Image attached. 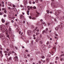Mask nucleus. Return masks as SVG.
Listing matches in <instances>:
<instances>
[{"label": "nucleus", "mask_w": 64, "mask_h": 64, "mask_svg": "<svg viewBox=\"0 0 64 64\" xmlns=\"http://www.w3.org/2000/svg\"><path fill=\"white\" fill-rule=\"evenodd\" d=\"M51 6L52 7V8H53V9H54V8H56V6H55L53 5L52 6V4H51Z\"/></svg>", "instance_id": "obj_15"}, {"label": "nucleus", "mask_w": 64, "mask_h": 64, "mask_svg": "<svg viewBox=\"0 0 64 64\" xmlns=\"http://www.w3.org/2000/svg\"><path fill=\"white\" fill-rule=\"evenodd\" d=\"M54 39H56L57 40H58V37H56V36H54Z\"/></svg>", "instance_id": "obj_41"}, {"label": "nucleus", "mask_w": 64, "mask_h": 64, "mask_svg": "<svg viewBox=\"0 0 64 64\" xmlns=\"http://www.w3.org/2000/svg\"><path fill=\"white\" fill-rule=\"evenodd\" d=\"M31 27L32 29H33L34 28V26L33 25H32L31 26Z\"/></svg>", "instance_id": "obj_28"}, {"label": "nucleus", "mask_w": 64, "mask_h": 64, "mask_svg": "<svg viewBox=\"0 0 64 64\" xmlns=\"http://www.w3.org/2000/svg\"><path fill=\"white\" fill-rule=\"evenodd\" d=\"M8 9H9V10H11V8L10 7H8Z\"/></svg>", "instance_id": "obj_34"}, {"label": "nucleus", "mask_w": 64, "mask_h": 64, "mask_svg": "<svg viewBox=\"0 0 64 64\" xmlns=\"http://www.w3.org/2000/svg\"><path fill=\"white\" fill-rule=\"evenodd\" d=\"M0 54H1L2 55H3V54H2V52L1 51H0Z\"/></svg>", "instance_id": "obj_31"}, {"label": "nucleus", "mask_w": 64, "mask_h": 64, "mask_svg": "<svg viewBox=\"0 0 64 64\" xmlns=\"http://www.w3.org/2000/svg\"><path fill=\"white\" fill-rule=\"evenodd\" d=\"M39 34V32H37L36 33V35H38V34Z\"/></svg>", "instance_id": "obj_49"}, {"label": "nucleus", "mask_w": 64, "mask_h": 64, "mask_svg": "<svg viewBox=\"0 0 64 64\" xmlns=\"http://www.w3.org/2000/svg\"><path fill=\"white\" fill-rule=\"evenodd\" d=\"M11 22L12 23H13L14 22V21L13 20H11Z\"/></svg>", "instance_id": "obj_54"}, {"label": "nucleus", "mask_w": 64, "mask_h": 64, "mask_svg": "<svg viewBox=\"0 0 64 64\" xmlns=\"http://www.w3.org/2000/svg\"><path fill=\"white\" fill-rule=\"evenodd\" d=\"M2 10L3 11H4V10H5V9H4V8H2Z\"/></svg>", "instance_id": "obj_62"}, {"label": "nucleus", "mask_w": 64, "mask_h": 64, "mask_svg": "<svg viewBox=\"0 0 64 64\" xmlns=\"http://www.w3.org/2000/svg\"><path fill=\"white\" fill-rule=\"evenodd\" d=\"M0 27L1 28V29H3L5 28V25L4 24L0 26Z\"/></svg>", "instance_id": "obj_9"}, {"label": "nucleus", "mask_w": 64, "mask_h": 64, "mask_svg": "<svg viewBox=\"0 0 64 64\" xmlns=\"http://www.w3.org/2000/svg\"><path fill=\"white\" fill-rule=\"evenodd\" d=\"M2 4H4V2L3 1L2 2Z\"/></svg>", "instance_id": "obj_52"}, {"label": "nucleus", "mask_w": 64, "mask_h": 64, "mask_svg": "<svg viewBox=\"0 0 64 64\" xmlns=\"http://www.w3.org/2000/svg\"><path fill=\"white\" fill-rule=\"evenodd\" d=\"M27 34L29 36L30 34H31V30H28L27 31Z\"/></svg>", "instance_id": "obj_5"}, {"label": "nucleus", "mask_w": 64, "mask_h": 64, "mask_svg": "<svg viewBox=\"0 0 64 64\" xmlns=\"http://www.w3.org/2000/svg\"><path fill=\"white\" fill-rule=\"evenodd\" d=\"M36 13L37 14H36V17H38V16H39V15L40 14H39L38 12H36Z\"/></svg>", "instance_id": "obj_8"}, {"label": "nucleus", "mask_w": 64, "mask_h": 64, "mask_svg": "<svg viewBox=\"0 0 64 64\" xmlns=\"http://www.w3.org/2000/svg\"><path fill=\"white\" fill-rule=\"evenodd\" d=\"M7 11H6V10L5 9V10L4 11V13H7Z\"/></svg>", "instance_id": "obj_33"}, {"label": "nucleus", "mask_w": 64, "mask_h": 64, "mask_svg": "<svg viewBox=\"0 0 64 64\" xmlns=\"http://www.w3.org/2000/svg\"><path fill=\"white\" fill-rule=\"evenodd\" d=\"M32 20H36V18H35L33 17V18H32Z\"/></svg>", "instance_id": "obj_32"}, {"label": "nucleus", "mask_w": 64, "mask_h": 64, "mask_svg": "<svg viewBox=\"0 0 64 64\" xmlns=\"http://www.w3.org/2000/svg\"><path fill=\"white\" fill-rule=\"evenodd\" d=\"M45 32V30H43L42 32V34H44V33Z\"/></svg>", "instance_id": "obj_25"}, {"label": "nucleus", "mask_w": 64, "mask_h": 64, "mask_svg": "<svg viewBox=\"0 0 64 64\" xmlns=\"http://www.w3.org/2000/svg\"><path fill=\"white\" fill-rule=\"evenodd\" d=\"M38 63L40 64H41V62L40 61H38Z\"/></svg>", "instance_id": "obj_45"}, {"label": "nucleus", "mask_w": 64, "mask_h": 64, "mask_svg": "<svg viewBox=\"0 0 64 64\" xmlns=\"http://www.w3.org/2000/svg\"><path fill=\"white\" fill-rule=\"evenodd\" d=\"M51 47V46H48V48H50Z\"/></svg>", "instance_id": "obj_64"}, {"label": "nucleus", "mask_w": 64, "mask_h": 64, "mask_svg": "<svg viewBox=\"0 0 64 64\" xmlns=\"http://www.w3.org/2000/svg\"><path fill=\"white\" fill-rule=\"evenodd\" d=\"M13 7L15 8V5H14V4H13Z\"/></svg>", "instance_id": "obj_61"}, {"label": "nucleus", "mask_w": 64, "mask_h": 64, "mask_svg": "<svg viewBox=\"0 0 64 64\" xmlns=\"http://www.w3.org/2000/svg\"><path fill=\"white\" fill-rule=\"evenodd\" d=\"M24 16L22 14H21L20 16V19L21 20H22L23 19H24Z\"/></svg>", "instance_id": "obj_7"}, {"label": "nucleus", "mask_w": 64, "mask_h": 64, "mask_svg": "<svg viewBox=\"0 0 64 64\" xmlns=\"http://www.w3.org/2000/svg\"><path fill=\"white\" fill-rule=\"evenodd\" d=\"M46 11L48 14H49V10H47Z\"/></svg>", "instance_id": "obj_29"}, {"label": "nucleus", "mask_w": 64, "mask_h": 64, "mask_svg": "<svg viewBox=\"0 0 64 64\" xmlns=\"http://www.w3.org/2000/svg\"><path fill=\"white\" fill-rule=\"evenodd\" d=\"M14 60L16 61V60H18V57L17 56H16L14 58Z\"/></svg>", "instance_id": "obj_13"}, {"label": "nucleus", "mask_w": 64, "mask_h": 64, "mask_svg": "<svg viewBox=\"0 0 64 64\" xmlns=\"http://www.w3.org/2000/svg\"><path fill=\"white\" fill-rule=\"evenodd\" d=\"M1 37H4V34L3 33H1L0 34V38H2Z\"/></svg>", "instance_id": "obj_4"}, {"label": "nucleus", "mask_w": 64, "mask_h": 64, "mask_svg": "<svg viewBox=\"0 0 64 64\" xmlns=\"http://www.w3.org/2000/svg\"><path fill=\"white\" fill-rule=\"evenodd\" d=\"M26 22V21H25V20H24L23 22V23H24V24H25Z\"/></svg>", "instance_id": "obj_40"}, {"label": "nucleus", "mask_w": 64, "mask_h": 64, "mask_svg": "<svg viewBox=\"0 0 64 64\" xmlns=\"http://www.w3.org/2000/svg\"><path fill=\"white\" fill-rule=\"evenodd\" d=\"M6 37H8L9 39H10V38H9V36L8 35H7L6 36Z\"/></svg>", "instance_id": "obj_44"}, {"label": "nucleus", "mask_w": 64, "mask_h": 64, "mask_svg": "<svg viewBox=\"0 0 64 64\" xmlns=\"http://www.w3.org/2000/svg\"><path fill=\"white\" fill-rule=\"evenodd\" d=\"M10 22H6L5 24L6 25H8V24H9Z\"/></svg>", "instance_id": "obj_17"}, {"label": "nucleus", "mask_w": 64, "mask_h": 64, "mask_svg": "<svg viewBox=\"0 0 64 64\" xmlns=\"http://www.w3.org/2000/svg\"><path fill=\"white\" fill-rule=\"evenodd\" d=\"M59 27L60 28H62L63 27V24H62L59 25Z\"/></svg>", "instance_id": "obj_11"}, {"label": "nucleus", "mask_w": 64, "mask_h": 64, "mask_svg": "<svg viewBox=\"0 0 64 64\" xmlns=\"http://www.w3.org/2000/svg\"><path fill=\"white\" fill-rule=\"evenodd\" d=\"M3 55H2L1 56H0V59H1V58H2V57H3Z\"/></svg>", "instance_id": "obj_47"}, {"label": "nucleus", "mask_w": 64, "mask_h": 64, "mask_svg": "<svg viewBox=\"0 0 64 64\" xmlns=\"http://www.w3.org/2000/svg\"><path fill=\"white\" fill-rule=\"evenodd\" d=\"M60 60L61 61H63V58H60Z\"/></svg>", "instance_id": "obj_43"}, {"label": "nucleus", "mask_w": 64, "mask_h": 64, "mask_svg": "<svg viewBox=\"0 0 64 64\" xmlns=\"http://www.w3.org/2000/svg\"><path fill=\"white\" fill-rule=\"evenodd\" d=\"M8 5L10 6H11L12 5V4H11V2H8Z\"/></svg>", "instance_id": "obj_16"}, {"label": "nucleus", "mask_w": 64, "mask_h": 64, "mask_svg": "<svg viewBox=\"0 0 64 64\" xmlns=\"http://www.w3.org/2000/svg\"><path fill=\"white\" fill-rule=\"evenodd\" d=\"M40 38H41V37H42V35L40 34Z\"/></svg>", "instance_id": "obj_59"}, {"label": "nucleus", "mask_w": 64, "mask_h": 64, "mask_svg": "<svg viewBox=\"0 0 64 64\" xmlns=\"http://www.w3.org/2000/svg\"><path fill=\"white\" fill-rule=\"evenodd\" d=\"M33 8L34 9H36V7L35 6H34L33 7Z\"/></svg>", "instance_id": "obj_38"}, {"label": "nucleus", "mask_w": 64, "mask_h": 64, "mask_svg": "<svg viewBox=\"0 0 64 64\" xmlns=\"http://www.w3.org/2000/svg\"><path fill=\"white\" fill-rule=\"evenodd\" d=\"M35 2L36 3H38V0H36Z\"/></svg>", "instance_id": "obj_48"}, {"label": "nucleus", "mask_w": 64, "mask_h": 64, "mask_svg": "<svg viewBox=\"0 0 64 64\" xmlns=\"http://www.w3.org/2000/svg\"><path fill=\"white\" fill-rule=\"evenodd\" d=\"M21 32L20 31L19 32V34H21Z\"/></svg>", "instance_id": "obj_58"}, {"label": "nucleus", "mask_w": 64, "mask_h": 64, "mask_svg": "<svg viewBox=\"0 0 64 64\" xmlns=\"http://www.w3.org/2000/svg\"><path fill=\"white\" fill-rule=\"evenodd\" d=\"M42 59H44V58H45V56H42Z\"/></svg>", "instance_id": "obj_42"}, {"label": "nucleus", "mask_w": 64, "mask_h": 64, "mask_svg": "<svg viewBox=\"0 0 64 64\" xmlns=\"http://www.w3.org/2000/svg\"><path fill=\"white\" fill-rule=\"evenodd\" d=\"M61 11L60 10H58L56 12V14H54L57 16L58 15V14H59L60 13H61Z\"/></svg>", "instance_id": "obj_1"}, {"label": "nucleus", "mask_w": 64, "mask_h": 64, "mask_svg": "<svg viewBox=\"0 0 64 64\" xmlns=\"http://www.w3.org/2000/svg\"><path fill=\"white\" fill-rule=\"evenodd\" d=\"M0 15H2V12H0Z\"/></svg>", "instance_id": "obj_53"}, {"label": "nucleus", "mask_w": 64, "mask_h": 64, "mask_svg": "<svg viewBox=\"0 0 64 64\" xmlns=\"http://www.w3.org/2000/svg\"><path fill=\"white\" fill-rule=\"evenodd\" d=\"M32 4H35V2H32Z\"/></svg>", "instance_id": "obj_55"}, {"label": "nucleus", "mask_w": 64, "mask_h": 64, "mask_svg": "<svg viewBox=\"0 0 64 64\" xmlns=\"http://www.w3.org/2000/svg\"><path fill=\"white\" fill-rule=\"evenodd\" d=\"M52 50L51 51H50V54H52L53 52V50Z\"/></svg>", "instance_id": "obj_22"}, {"label": "nucleus", "mask_w": 64, "mask_h": 64, "mask_svg": "<svg viewBox=\"0 0 64 64\" xmlns=\"http://www.w3.org/2000/svg\"><path fill=\"white\" fill-rule=\"evenodd\" d=\"M27 56H28V57H30V54H27Z\"/></svg>", "instance_id": "obj_46"}, {"label": "nucleus", "mask_w": 64, "mask_h": 64, "mask_svg": "<svg viewBox=\"0 0 64 64\" xmlns=\"http://www.w3.org/2000/svg\"><path fill=\"white\" fill-rule=\"evenodd\" d=\"M4 17H6V16H7L6 14H4Z\"/></svg>", "instance_id": "obj_51"}, {"label": "nucleus", "mask_w": 64, "mask_h": 64, "mask_svg": "<svg viewBox=\"0 0 64 64\" xmlns=\"http://www.w3.org/2000/svg\"><path fill=\"white\" fill-rule=\"evenodd\" d=\"M56 18L57 19H64V16H63L62 18H61V17L60 16L59 17L57 16Z\"/></svg>", "instance_id": "obj_3"}, {"label": "nucleus", "mask_w": 64, "mask_h": 64, "mask_svg": "<svg viewBox=\"0 0 64 64\" xmlns=\"http://www.w3.org/2000/svg\"><path fill=\"white\" fill-rule=\"evenodd\" d=\"M12 53H15V52L14 51H12Z\"/></svg>", "instance_id": "obj_63"}, {"label": "nucleus", "mask_w": 64, "mask_h": 64, "mask_svg": "<svg viewBox=\"0 0 64 64\" xmlns=\"http://www.w3.org/2000/svg\"><path fill=\"white\" fill-rule=\"evenodd\" d=\"M21 37L22 38V39H25V37L24 36H21Z\"/></svg>", "instance_id": "obj_26"}, {"label": "nucleus", "mask_w": 64, "mask_h": 64, "mask_svg": "<svg viewBox=\"0 0 64 64\" xmlns=\"http://www.w3.org/2000/svg\"><path fill=\"white\" fill-rule=\"evenodd\" d=\"M52 19H54V20L55 21L56 23H57L58 21H57V20H56V18H54L53 17H52Z\"/></svg>", "instance_id": "obj_6"}, {"label": "nucleus", "mask_w": 64, "mask_h": 64, "mask_svg": "<svg viewBox=\"0 0 64 64\" xmlns=\"http://www.w3.org/2000/svg\"><path fill=\"white\" fill-rule=\"evenodd\" d=\"M58 29H59V27L58 26L56 27L55 28V29L56 30V31H58Z\"/></svg>", "instance_id": "obj_18"}, {"label": "nucleus", "mask_w": 64, "mask_h": 64, "mask_svg": "<svg viewBox=\"0 0 64 64\" xmlns=\"http://www.w3.org/2000/svg\"><path fill=\"white\" fill-rule=\"evenodd\" d=\"M9 60H12V57H11V56H10L9 58Z\"/></svg>", "instance_id": "obj_24"}, {"label": "nucleus", "mask_w": 64, "mask_h": 64, "mask_svg": "<svg viewBox=\"0 0 64 64\" xmlns=\"http://www.w3.org/2000/svg\"><path fill=\"white\" fill-rule=\"evenodd\" d=\"M49 60H50L49 58H47L46 59V61H47L48 62L49 61Z\"/></svg>", "instance_id": "obj_21"}, {"label": "nucleus", "mask_w": 64, "mask_h": 64, "mask_svg": "<svg viewBox=\"0 0 64 64\" xmlns=\"http://www.w3.org/2000/svg\"><path fill=\"white\" fill-rule=\"evenodd\" d=\"M38 28V27H36V28L35 29V30H36Z\"/></svg>", "instance_id": "obj_57"}, {"label": "nucleus", "mask_w": 64, "mask_h": 64, "mask_svg": "<svg viewBox=\"0 0 64 64\" xmlns=\"http://www.w3.org/2000/svg\"><path fill=\"white\" fill-rule=\"evenodd\" d=\"M55 63H56V64H57V62L56 61H55Z\"/></svg>", "instance_id": "obj_60"}, {"label": "nucleus", "mask_w": 64, "mask_h": 64, "mask_svg": "<svg viewBox=\"0 0 64 64\" xmlns=\"http://www.w3.org/2000/svg\"><path fill=\"white\" fill-rule=\"evenodd\" d=\"M40 44H43V42H42V41H40Z\"/></svg>", "instance_id": "obj_30"}, {"label": "nucleus", "mask_w": 64, "mask_h": 64, "mask_svg": "<svg viewBox=\"0 0 64 64\" xmlns=\"http://www.w3.org/2000/svg\"><path fill=\"white\" fill-rule=\"evenodd\" d=\"M48 28H46V31H45V33H46V34L48 33Z\"/></svg>", "instance_id": "obj_10"}, {"label": "nucleus", "mask_w": 64, "mask_h": 64, "mask_svg": "<svg viewBox=\"0 0 64 64\" xmlns=\"http://www.w3.org/2000/svg\"><path fill=\"white\" fill-rule=\"evenodd\" d=\"M56 60H58L59 59V57L58 56H56Z\"/></svg>", "instance_id": "obj_23"}, {"label": "nucleus", "mask_w": 64, "mask_h": 64, "mask_svg": "<svg viewBox=\"0 0 64 64\" xmlns=\"http://www.w3.org/2000/svg\"><path fill=\"white\" fill-rule=\"evenodd\" d=\"M42 47L43 48V49L45 50V46L43 44L42 45Z\"/></svg>", "instance_id": "obj_12"}, {"label": "nucleus", "mask_w": 64, "mask_h": 64, "mask_svg": "<svg viewBox=\"0 0 64 64\" xmlns=\"http://www.w3.org/2000/svg\"><path fill=\"white\" fill-rule=\"evenodd\" d=\"M49 16H48L47 15H46L45 18V20H47V19L49 18Z\"/></svg>", "instance_id": "obj_14"}, {"label": "nucleus", "mask_w": 64, "mask_h": 64, "mask_svg": "<svg viewBox=\"0 0 64 64\" xmlns=\"http://www.w3.org/2000/svg\"><path fill=\"white\" fill-rule=\"evenodd\" d=\"M53 49L54 50L55 52H56V48L55 47H54L53 48Z\"/></svg>", "instance_id": "obj_19"}, {"label": "nucleus", "mask_w": 64, "mask_h": 64, "mask_svg": "<svg viewBox=\"0 0 64 64\" xmlns=\"http://www.w3.org/2000/svg\"><path fill=\"white\" fill-rule=\"evenodd\" d=\"M55 35L56 37H58V34H57L56 33H55Z\"/></svg>", "instance_id": "obj_35"}, {"label": "nucleus", "mask_w": 64, "mask_h": 64, "mask_svg": "<svg viewBox=\"0 0 64 64\" xmlns=\"http://www.w3.org/2000/svg\"><path fill=\"white\" fill-rule=\"evenodd\" d=\"M29 11L28 10L27 12V15H29Z\"/></svg>", "instance_id": "obj_27"}, {"label": "nucleus", "mask_w": 64, "mask_h": 64, "mask_svg": "<svg viewBox=\"0 0 64 64\" xmlns=\"http://www.w3.org/2000/svg\"><path fill=\"white\" fill-rule=\"evenodd\" d=\"M47 45H48L49 44V41H48L46 43Z\"/></svg>", "instance_id": "obj_37"}, {"label": "nucleus", "mask_w": 64, "mask_h": 64, "mask_svg": "<svg viewBox=\"0 0 64 64\" xmlns=\"http://www.w3.org/2000/svg\"><path fill=\"white\" fill-rule=\"evenodd\" d=\"M2 23H4V22H5V20H4L3 19V18L2 19Z\"/></svg>", "instance_id": "obj_20"}, {"label": "nucleus", "mask_w": 64, "mask_h": 64, "mask_svg": "<svg viewBox=\"0 0 64 64\" xmlns=\"http://www.w3.org/2000/svg\"><path fill=\"white\" fill-rule=\"evenodd\" d=\"M29 3L30 4H32V2H31L30 1L29 2Z\"/></svg>", "instance_id": "obj_50"}, {"label": "nucleus", "mask_w": 64, "mask_h": 64, "mask_svg": "<svg viewBox=\"0 0 64 64\" xmlns=\"http://www.w3.org/2000/svg\"><path fill=\"white\" fill-rule=\"evenodd\" d=\"M5 56L6 57H8V56H7V53H6L5 54Z\"/></svg>", "instance_id": "obj_39"}, {"label": "nucleus", "mask_w": 64, "mask_h": 64, "mask_svg": "<svg viewBox=\"0 0 64 64\" xmlns=\"http://www.w3.org/2000/svg\"><path fill=\"white\" fill-rule=\"evenodd\" d=\"M15 48L16 49V50H17V49H18V48H17L16 46L15 47Z\"/></svg>", "instance_id": "obj_56"}, {"label": "nucleus", "mask_w": 64, "mask_h": 64, "mask_svg": "<svg viewBox=\"0 0 64 64\" xmlns=\"http://www.w3.org/2000/svg\"><path fill=\"white\" fill-rule=\"evenodd\" d=\"M11 28L10 27L9 28V30L7 32V33H6V34H8V33H11Z\"/></svg>", "instance_id": "obj_2"}, {"label": "nucleus", "mask_w": 64, "mask_h": 64, "mask_svg": "<svg viewBox=\"0 0 64 64\" xmlns=\"http://www.w3.org/2000/svg\"><path fill=\"white\" fill-rule=\"evenodd\" d=\"M4 53H8V52H7V51H4Z\"/></svg>", "instance_id": "obj_36"}]
</instances>
